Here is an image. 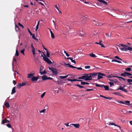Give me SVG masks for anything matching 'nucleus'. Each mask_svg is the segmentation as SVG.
<instances>
[{
    "mask_svg": "<svg viewBox=\"0 0 132 132\" xmlns=\"http://www.w3.org/2000/svg\"><path fill=\"white\" fill-rule=\"evenodd\" d=\"M48 69L52 72L53 75L56 76L57 74L58 73L57 69L55 68L49 67Z\"/></svg>",
    "mask_w": 132,
    "mask_h": 132,
    "instance_id": "obj_1",
    "label": "nucleus"
},
{
    "mask_svg": "<svg viewBox=\"0 0 132 132\" xmlns=\"http://www.w3.org/2000/svg\"><path fill=\"white\" fill-rule=\"evenodd\" d=\"M85 75L84 76V79L85 80H91L92 79L91 76L90 74H85Z\"/></svg>",
    "mask_w": 132,
    "mask_h": 132,
    "instance_id": "obj_2",
    "label": "nucleus"
},
{
    "mask_svg": "<svg viewBox=\"0 0 132 132\" xmlns=\"http://www.w3.org/2000/svg\"><path fill=\"white\" fill-rule=\"evenodd\" d=\"M46 110V109H44L40 111H39L40 113H44Z\"/></svg>",
    "mask_w": 132,
    "mask_h": 132,
    "instance_id": "obj_45",
    "label": "nucleus"
},
{
    "mask_svg": "<svg viewBox=\"0 0 132 132\" xmlns=\"http://www.w3.org/2000/svg\"><path fill=\"white\" fill-rule=\"evenodd\" d=\"M117 60H115V59H113L112 60L111 62H117Z\"/></svg>",
    "mask_w": 132,
    "mask_h": 132,
    "instance_id": "obj_63",
    "label": "nucleus"
},
{
    "mask_svg": "<svg viewBox=\"0 0 132 132\" xmlns=\"http://www.w3.org/2000/svg\"><path fill=\"white\" fill-rule=\"evenodd\" d=\"M59 88H55L54 89V91L56 93H58L59 92Z\"/></svg>",
    "mask_w": 132,
    "mask_h": 132,
    "instance_id": "obj_34",
    "label": "nucleus"
},
{
    "mask_svg": "<svg viewBox=\"0 0 132 132\" xmlns=\"http://www.w3.org/2000/svg\"><path fill=\"white\" fill-rule=\"evenodd\" d=\"M124 103V104L128 105H129V104L130 103V101H125Z\"/></svg>",
    "mask_w": 132,
    "mask_h": 132,
    "instance_id": "obj_25",
    "label": "nucleus"
},
{
    "mask_svg": "<svg viewBox=\"0 0 132 132\" xmlns=\"http://www.w3.org/2000/svg\"><path fill=\"white\" fill-rule=\"evenodd\" d=\"M6 125L9 128L11 127V125L10 124H7Z\"/></svg>",
    "mask_w": 132,
    "mask_h": 132,
    "instance_id": "obj_59",
    "label": "nucleus"
},
{
    "mask_svg": "<svg viewBox=\"0 0 132 132\" xmlns=\"http://www.w3.org/2000/svg\"><path fill=\"white\" fill-rule=\"evenodd\" d=\"M65 65V66L66 67H68L72 68H77V67H74V66H73L71 65H70L69 63H67L66 64L65 63L64 64Z\"/></svg>",
    "mask_w": 132,
    "mask_h": 132,
    "instance_id": "obj_8",
    "label": "nucleus"
},
{
    "mask_svg": "<svg viewBox=\"0 0 132 132\" xmlns=\"http://www.w3.org/2000/svg\"><path fill=\"white\" fill-rule=\"evenodd\" d=\"M120 45L121 46L123 47H127V45H124V44H120L118 46L119 47H120Z\"/></svg>",
    "mask_w": 132,
    "mask_h": 132,
    "instance_id": "obj_32",
    "label": "nucleus"
},
{
    "mask_svg": "<svg viewBox=\"0 0 132 132\" xmlns=\"http://www.w3.org/2000/svg\"><path fill=\"white\" fill-rule=\"evenodd\" d=\"M97 75L98 78L97 79V80L99 79H101L103 78V77L102 76H102L101 75Z\"/></svg>",
    "mask_w": 132,
    "mask_h": 132,
    "instance_id": "obj_29",
    "label": "nucleus"
},
{
    "mask_svg": "<svg viewBox=\"0 0 132 132\" xmlns=\"http://www.w3.org/2000/svg\"><path fill=\"white\" fill-rule=\"evenodd\" d=\"M127 76L128 77V76H131L132 74L130 73L127 72Z\"/></svg>",
    "mask_w": 132,
    "mask_h": 132,
    "instance_id": "obj_53",
    "label": "nucleus"
},
{
    "mask_svg": "<svg viewBox=\"0 0 132 132\" xmlns=\"http://www.w3.org/2000/svg\"><path fill=\"white\" fill-rule=\"evenodd\" d=\"M4 105L7 108H8L10 107V105L9 103L8 102H5Z\"/></svg>",
    "mask_w": 132,
    "mask_h": 132,
    "instance_id": "obj_20",
    "label": "nucleus"
},
{
    "mask_svg": "<svg viewBox=\"0 0 132 132\" xmlns=\"http://www.w3.org/2000/svg\"><path fill=\"white\" fill-rule=\"evenodd\" d=\"M124 88H123L122 86H120L119 88L117 89V90H120L122 91Z\"/></svg>",
    "mask_w": 132,
    "mask_h": 132,
    "instance_id": "obj_38",
    "label": "nucleus"
},
{
    "mask_svg": "<svg viewBox=\"0 0 132 132\" xmlns=\"http://www.w3.org/2000/svg\"><path fill=\"white\" fill-rule=\"evenodd\" d=\"M25 49H23L20 51V52L22 54L24 55H25L24 52L25 51Z\"/></svg>",
    "mask_w": 132,
    "mask_h": 132,
    "instance_id": "obj_30",
    "label": "nucleus"
},
{
    "mask_svg": "<svg viewBox=\"0 0 132 132\" xmlns=\"http://www.w3.org/2000/svg\"><path fill=\"white\" fill-rule=\"evenodd\" d=\"M51 38L52 39H54V38L55 37H54V34L53 33L52 34V33L51 34Z\"/></svg>",
    "mask_w": 132,
    "mask_h": 132,
    "instance_id": "obj_48",
    "label": "nucleus"
},
{
    "mask_svg": "<svg viewBox=\"0 0 132 132\" xmlns=\"http://www.w3.org/2000/svg\"><path fill=\"white\" fill-rule=\"evenodd\" d=\"M78 35L81 36H84L85 35V33L82 30L81 31H80V32H79L78 33Z\"/></svg>",
    "mask_w": 132,
    "mask_h": 132,
    "instance_id": "obj_14",
    "label": "nucleus"
},
{
    "mask_svg": "<svg viewBox=\"0 0 132 132\" xmlns=\"http://www.w3.org/2000/svg\"><path fill=\"white\" fill-rule=\"evenodd\" d=\"M128 82H129V84H132L131 83V82H132V79H127Z\"/></svg>",
    "mask_w": 132,
    "mask_h": 132,
    "instance_id": "obj_33",
    "label": "nucleus"
},
{
    "mask_svg": "<svg viewBox=\"0 0 132 132\" xmlns=\"http://www.w3.org/2000/svg\"><path fill=\"white\" fill-rule=\"evenodd\" d=\"M67 59H70L71 60V61L72 62L74 63L75 64H76V62L74 60H73L72 58L71 57H68L67 58Z\"/></svg>",
    "mask_w": 132,
    "mask_h": 132,
    "instance_id": "obj_21",
    "label": "nucleus"
},
{
    "mask_svg": "<svg viewBox=\"0 0 132 132\" xmlns=\"http://www.w3.org/2000/svg\"><path fill=\"white\" fill-rule=\"evenodd\" d=\"M98 33L96 31H94L93 33L92 34L90 35L91 37H93L95 38L96 37Z\"/></svg>",
    "mask_w": 132,
    "mask_h": 132,
    "instance_id": "obj_9",
    "label": "nucleus"
},
{
    "mask_svg": "<svg viewBox=\"0 0 132 132\" xmlns=\"http://www.w3.org/2000/svg\"><path fill=\"white\" fill-rule=\"evenodd\" d=\"M39 79V78L38 77L33 76L31 78V80L32 81H37Z\"/></svg>",
    "mask_w": 132,
    "mask_h": 132,
    "instance_id": "obj_11",
    "label": "nucleus"
},
{
    "mask_svg": "<svg viewBox=\"0 0 132 132\" xmlns=\"http://www.w3.org/2000/svg\"><path fill=\"white\" fill-rule=\"evenodd\" d=\"M89 55L92 57H97L96 56L95 54L92 53H90Z\"/></svg>",
    "mask_w": 132,
    "mask_h": 132,
    "instance_id": "obj_19",
    "label": "nucleus"
},
{
    "mask_svg": "<svg viewBox=\"0 0 132 132\" xmlns=\"http://www.w3.org/2000/svg\"><path fill=\"white\" fill-rule=\"evenodd\" d=\"M122 112L124 114H126L128 113V111H126L125 110H123L122 111Z\"/></svg>",
    "mask_w": 132,
    "mask_h": 132,
    "instance_id": "obj_35",
    "label": "nucleus"
},
{
    "mask_svg": "<svg viewBox=\"0 0 132 132\" xmlns=\"http://www.w3.org/2000/svg\"><path fill=\"white\" fill-rule=\"evenodd\" d=\"M104 88H105V90H108L109 89V87L108 86L104 85Z\"/></svg>",
    "mask_w": 132,
    "mask_h": 132,
    "instance_id": "obj_36",
    "label": "nucleus"
},
{
    "mask_svg": "<svg viewBox=\"0 0 132 132\" xmlns=\"http://www.w3.org/2000/svg\"><path fill=\"white\" fill-rule=\"evenodd\" d=\"M105 35L106 36V37L107 38H111V35H109V34H105Z\"/></svg>",
    "mask_w": 132,
    "mask_h": 132,
    "instance_id": "obj_46",
    "label": "nucleus"
},
{
    "mask_svg": "<svg viewBox=\"0 0 132 132\" xmlns=\"http://www.w3.org/2000/svg\"><path fill=\"white\" fill-rule=\"evenodd\" d=\"M27 30H28V32H29V33L30 34V35L31 36H32V33H31V31H30V30H29V29L28 28H27Z\"/></svg>",
    "mask_w": 132,
    "mask_h": 132,
    "instance_id": "obj_52",
    "label": "nucleus"
},
{
    "mask_svg": "<svg viewBox=\"0 0 132 132\" xmlns=\"http://www.w3.org/2000/svg\"><path fill=\"white\" fill-rule=\"evenodd\" d=\"M39 25L38 24H37L36 27V31H37V29H38L39 28Z\"/></svg>",
    "mask_w": 132,
    "mask_h": 132,
    "instance_id": "obj_56",
    "label": "nucleus"
},
{
    "mask_svg": "<svg viewBox=\"0 0 132 132\" xmlns=\"http://www.w3.org/2000/svg\"><path fill=\"white\" fill-rule=\"evenodd\" d=\"M15 87H14L13 88L12 92L11 93V94L13 95V94H14L15 93Z\"/></svg>",
    "mask_w": 132,
    "mask_h": 132,
    "instance_id": "obj_17",
    "label": "nucleus"
},
{
    "mask_svg": "<svg viewBox=\"0 0 132 132\" xmlns=\"http://www.w3.org/2000/svg\"><path fill=\"white\" fill-rule=\"evenodd\" d=\"M127 71H131V69L130 68H128L125 69Z\"/></svg>",
    "mask_w": 132,
    "mask_h": 132,
    "instance_id": "obj_37",
    "label": "nucleus"
},
{
    "mask_svg": "<svg viewBox=\"0 0 132 132\" xmlns=\"http://www.w3.org/2000/svg\"><path fill=\"white\" fill-rule=\"evenodd\" d=\"M70 125L73 126L76 128H79V125L78 123L77 124H71Z\"/></svg>",
    "mask_w": 132,
    "mask_h": 132,
    "instance_id": "obj_12",
    "label": "nucleus"
},
{
    "mask_svg": "<svg viewBox=\"0 0 132 132\" xmlns=\"http://www.w3.org/2000/svg\"><path fill=\"white\" fill-rule=\"evenodd\" d=\"M102 3H103V4H105V5H107V2L105 1H104L103 0H102Z\"/></svg>",
    "mask_w": 132,
    "mask_h": 132,
    "instance_id": "obj_41",
    "label": "nucleus"
},
{
    "mask_svg": "<svg viewBox=\"0 0 132 132\" xmlns=\"http://www.w3.org/2000/svg\"><path fill=\"white\" fill-rule=\"evenodd\" d=\"M46 56L47 57H50V53H49V51L47 52L46 51Z\"/></svg>",
    "mask_w": 132,
    "mask_h": 132,
    "instance_id": "obj_43",
    "label": "nucleus"
},
{
    "mask_svg": "<svg viewBox=\"0 0 132 132\" xmlns=\"http://www.w3.org/2000/svg\"><path fill=\"white\" fill-rule=\"evenodd\" d=\"M95 85L97 87H100V85L99 84L97 83H96L95 84Z\"/></svg>",
    "mask_w": 132,
    "mask_h": 132,
    "instance_id": "obj_61",
    "label": "nucleus"
},
{
    "mask_svg": "<svg viewBox=\"0 0 132 132\" xmlns=\"http://www.w3.org/2000/svg\"><path fill=\"white\" fill-rule=\"evenodd\" d=\"M44 69V67L42 66H41L40 67V70H39V73H40L41 75L43 74H46V72L45 71V69L44 71H42Z\"/></svg>",
    "mask_w": 132,
    "mask_h": 132,
    "instance_id": "obj_5",
    "label": "nucleus"
},
{
    "mask_svg": "<svg viewBox=\"0 0 132 132\" xmlns=\"http://www.w3.org/2000/svg\"><path fill=\"white\" fill-rule=\"evenodd\" d=\"M108 83L110 84V86L111 87L114 85V83L113 82H109Z\"/></svg>",
    "mask_w": 132,
    "mask_h": 132,
    "instance_id": "obj_44",
    "label": "nucleus"
},
{
    "mask_svg": "<svg viewBox=\"0 0 132 132\" xmlns=\"http://www.w3.org/2000/svg\"><path fill=\"white\" fill-rule=\"evenodd\" d=\"M15 29L16 31H18L19 30V27L16 24L15 25Z\"/></svg>",
    "mask_w": 132,
    "mask_h": 132,
    "instance_id": "obj_24",
    "label": "nucleus"
},
{
    "mask_svg": "<svg viewBox=\"0 0 132 132\" xmlns=\"http://www.w3.org/2000/svg\"><path fill=\"white\" fill-rule=\"evenodd\" d=\"M68 80L69 81H71V82H73V81H81L82 80H79L76 79H68Z\"/></svg>",
    "mask_w": 132,
    "mask_h": 132,
    "instance_id": "obj_15",
    "label": "nucleus"
},
{
    "mask_svg": "<svg viewBox=\"0 0 132 132\" xmlns=\"http://www.w3.org/2000/svg\"><path fill=\"white\" fill-rule=\"evenodd\" d=\"M127 72H125L123 73H121V76H123L124 77H125L127 76Z\"/></svg>",
    "mask_w": 132,
    "mask_h": 132,
    "instance_id": "obj_23",
    "label": "nucleus"
},
{
    "mask_svg": "<svg viewBox=\"0 0 132 132\" xmlns=\"http://www.w3.org/2000/svg\"><path fill=\"white\" fill-rule=\"evenodd\" d=\"M64 125H65V126H69H69L71 127V125H69V123H65L64 124Z\"/></svg>",
    "mask_w": 132,
    "mask_h": 132,
    "instance_id": "obj_58",
    "label": "nucleus"
},
{
    "mask_svg": "<svg viewBox=\"0 0 132 132\" xmlns=\"http://www.w3.org/2000/svg\"><path fill=\"white\" fill-rule=\"evenodd\" d=\"M114 57L116 58V59H118L120 60H121V61L122 60L121 59L119 58V57L118 56H115Z\"/></svg>",
    "mask_w": 132,
    "mask_h": 132,
    "instance_id": "obj_47",
    "label": "nucleus"
},
{
    "mask_svg": "<svg viewBox=\"0 0 132 132\" xmlns=\"http://www.w3.org/2000/svg\"><path fill=\"white\" fill-rule=\"evenodd\" d=\"M91 76V78H94L95 77V76H96L97 75H101L102 76H105V75L104 74L102 73H100L99 72H96V73H91L89 74Z\"/></svg>",
    "mask_w": 132,
    "mask_h": 132,
    "instance_id": "obj_3",
    "label": "nucleus"
},
{
    "mask_svg": "<svg viewBox=\"0 0 132 132\" xmlns=\"http://www.w3.org/2000/svg\"><path fill=\"white\" fill-rule=\"evenodd\" d=\"M31 47L32 48V52L33 55L34 56L35 54V48L33 46V44L32 43L31 45Z\"/></svg>",
    "mask_w": 132,
    "mask_h": 132,
    "instance_id": "obj_10",
    "label": "nucleus"
},
{
    "mask_svg": "<svg viewBox=\"0 0 132 132\" xmlns=\"http://www.w3.org/2000/svg\"><path fill=\"white\" fill-rule=\"evenodd\" d=\"M26 85V83L25 82L19 84L17 86V88H20L22 87L25 86Z\"/></svg>",
    "mask_w": 132,
    "mask_h": 132,
    "instance_id": "obj_7",
    "label": "nucleus"
},
{
    "mask_svg": "<svg viewBox=\"0 0 132 132\" xmlns=\"http://www.w3.org/2000/svg\"><path fill=\"white\" fill-rule=\"evenodd\" d=\"M114 94L117 95L121 96V94L119 92H115Z\"/></svg>",
    "mask_w": 132,
    "mask_h": 132,
    "instance_id": "obj_42",
    "label": "nucleus"
},
{
    "mask_svg": "<svg viewBox=\"0 0 132 132\" xmlns=\"http://www.w3.org/2000/svg\"><path fill=\"white\" fill-rule=\"evenodd\" d=\"M45 94V93L44 92L41 95V97L42 98H43Z\"/></svg>",
    "mask_w": 132,
    "mask_h": 132,
    "instance_id": "obj_50",
    "label": "nucleus"
},
{
    "mask_svg": "<svg viewBox=\"0 0 132 132\" xmlns=\"http://www.w3.org/2000/svg\"><path fill=\"white\" fill-rule=\"evenodd\" d=\"M114 126L119 127V128L120 129H121V127L120 126H119L118 125H117V124H115Z\"/></svg>",
    "mask_w": 132,
    "mask_h": 132,
    "instance_id": "obj_57",
    "label": "nucleus"
},
{
    "mask_svg": "<svg viewBox=\"0 0 132 132\" xmlns=\"http://www.w3.org/2000/svg\"><path fill=\"white\" fill-rule=\"evenodd\" d=\"M18 25L20 27H21L22 28H24V27L23 25L21 24L20 23H18Z\"/></svg>",
    "mask_w": 132,
    "mask_h": 132,
    "instance_id": "obj_49",
    "label": "nucleus"
},
{
    "mask_svg": "<svg viewBox=\"0 0 132 132\" xmlns=\"http://www.w3.org/2000/svg\"><path fill=\"white\" fill-rule=\"evenodd\" d=\"M81 84L82 85H88L89 83L88 82H82L81 81Z\"/></svg>",
    "mask_w": 132,
    "mask_h": 132,
    "instance_id": "obj_26",
    "label": "nucleus"
},
{
    "mask_svg": "<svg viewBox=\"0 0 132 132\" xmlns=\"http://www.w3.org/2000/svg\"><path fill=\"white\" fill-rule=\"evenodd\" d=\"M118 103L120 104H124V101L123 102L122 101H118Z\"/></svg>",
    "mask_w": 132,
    "mask_h": 132,
    "instance_id": "obj_55",
    "label": "nucleus"
},
{
    "mask_svg": "<svg viewBox=\"0 0 132 132\" xmlns=\"http://www.w3.org/2000/svg\"><path fill=\"white\" fill-rule=\"evenodd\" d=\"M68 76V75H67V76H60V78H61V79H65V78H66Z\"/></svg>",
    "mask_w": 132,
    "mask_h": 132,
    "instance_id": "obj_28",
    "label": "nucleus"
},
{
    "mask_svg": "<svg viewBox=\"0 0 132 132\" xmlns=\"http://www.w3.org/2000/svg\"><path fill=\"white\" fill-rule=\"evenodd\" d=\"M34 75V73H31L29 74H28L27 75V78H31V77H32Z\"/></svg>",
    "mask_w": 132,
    "mask_h": 132,
    "instance_id": "obj_13",
    "label": "nucleus"
},
{
    "mask_svg": "<svg viewBox=\"0 0 132 132\" xmlns=\"http://www.w3.org/2000/svg\"><path fill=\"white\" fill-rule=\"evenodd\" d=\"M47 77L46 75H44L42 77V79L43 80H47Z\"/></svg>",
    "mask_w": 132,
    "mask_h": 132,
    "instance_id": "obj_18",
    "label": "nucleus"
},
{
    "mask_svg": "<svg viewBox=\"0 0 132 132\" xmlns=\"http://www.w3.org/2000/svg\"><path fill=\"white\" fill-rule=\"evenodd\" d=\"M90 67V66H86L85 67V69H89Z\"/></svg>",
    "mask_w": 132,
    "mask_h": 132,
    "instance_id": "obj_51",
    "label": "nucleus"
},
{
    "mask_svg": "<svg viewBox=\"0 0 132 132\" xmlns=\"http://www.w3.org/2000/svg\"><path fill=\"white\" fill-rule=\"evenodd\" d=\"M75 85L76 86L79 87L80 88H82L84 87L83 86L80 85L78 84H75Z\"/></svg>",
    "mask_w": 132,
    "mask_h": 132,
    "instance_id": "obj_27",
    "label": "nucleus"
},
{
    "mask_svg": "<svg viewBox=\"0 0 132 132\" xmlns=\"http://www.w3.org/2000/svg\"><path fill=\"white\" fill-rule=\"evenodd\" d=\"M16 59L14 58V57H13V62H12V63L13 68V67L14 62L15 61V62H16Z\"/></svg>",
    "mask_w": 132,
    "mask_h": 132,
    "instance_id": "obj_40",
    "label": "nucleus"
},
{
    "mask_svg": "<svg viewBox=\"0 0 132 132\" xmlns=\"http://www.w3.org/2000/svg\"><path fill=\"white\" fill-rule=\"evenodd\" d=\"M78 79H84V76H82L81 77H80L78 78Z\"/></svg>",
    "mask_w": 132,
    "mask_h": 132,
    "instance_id": "obj_62",
    "label": "nucleus"
},
{
    "mask_svg": "<svg viewBox=\"0 0 132 132\" xmlns=\"http://www.w3.org/2000/svg\"><path fill=\"white\" fill-rule=\"evenodd\" d=\"M127 47H125L120 48V49L122 51H127Z\"/></svg>",
    "mask_w": 132,
    "mask_h": 132,
    "instance_id": "obj_16",
    "label": "nucleus"
},
{
    "mask_svg": "<svg viewBox=\"0 0 132 132\" xmlns=\"http://www.w3.org/2000/svg\"><path fill=\"white\" fill-rule=\"evenodd\" d=\"M64 53L68 57L69 56V55L66 52L64 51Z\"/></svg>",
    "mask_w": 132,
    "mask_h": 132,
    "instance_id": "obj_54",
    "label": "nucleus"
},
{
    "mask_svg": "<svg viewBox=\"0 0 132 132\" xmlns=\"http://www.w3.org/2000/svg\"><path fill=\"white\" fill-rule=\"evenodd\" d=\"M19 55V54L18 52V51L17 49L16 50V53L15 54V55L16 56H18Z\"/></svg>",
    "mask_w": 132,
    "mask_h": 132,
    "instance_id": "obj_39",
    "label": "nucleus"
},
{
    "mask_svg": "<svg viewBox=\"0 0 132 132\" xmlns=\"http://www.w3.org/2000/svg\"><path fill=\"white\" fill-rule=\"evenodd\" d=\"M129 50L130 51H132V48L130 47H128L127 46V50Z\"/></svg>",
    "mask_w": 132,
    "mask_h": 132,
    "instance_id": "obj_31",
    "label": "nucleus"
},
{
    "mask_svg": "<svg viewBox=\"0 0 132 132\" xmlns=\"http://www.w3.org/2000/svg\"><path fill=\"white\" fill-rule=\"evenodd\" d=\"M7 122H9V121L7 120L6 119H5V120H2L1 124H4L5 123H7Z\"/></svg>",
    "mask_w": 132,
    "mask_h": 132,
    "instance_id": "obj_22",
    "label": "nucleus"
},
{
    "mask_svg": "<svg viewBox=\"0 0 132 132\" xmlns=\"http://www.w3.org/2000/svg\"><path fill=\"white\" fill-rule=\"evenodd\" d=\"M115 123H111V122H109V125H114V126L115 125Z\"/></svg>",
    "mask_w": 132,
    "mask_h": 132,
    "instance_id": "obj_60",
    "label": "nucleus"
},
{
    "mask_svg": "<svg viewBox=\"0 0 132 132\" xmlns=\"http://www.w3.org/2000/svg\"><path fill=\"white\" fill-rule=\"evenodd\" d=\"M92 20L94 22V24L97 26H101L103 24V23L99 22L97 19H93Z\"/></svg>",
    "mask_w": 132,
    "mask_h": 132,
    "instance_id": "obj_4",
    "label": "nucleus"
},
{
    "mask_svg": "<svg viewBox=\"0 0 132 132\" xmlns=\"http://www.w3.org/2000/svg\"><path fill=\"white\" fill-rule=\"evenodd\" d=\"M43 59L45 61L49 64L52 63L51 61L48 57L46 56H43Z\"/></svg>",
    "mask_w": 132,
    "mask_h": 132,
    "instance_id": "obj_6",
    "label": "nucleus"
},
{
    "mask_svg": "<svg viewBox=\"0 0 132 132\" xmlns=\"http://www.w3.org/2000/svg\"><path fill=\"white\" fill-rule=\"evenodd\" d=\"M118 78L119 79V80H122V79H123V77H119Z\"/></svg>",
    "mask_w": 132,
    "mask_h": 132,
    "instance_id": "obj_64",
    "label": "nucleus"
}]
</instances>
